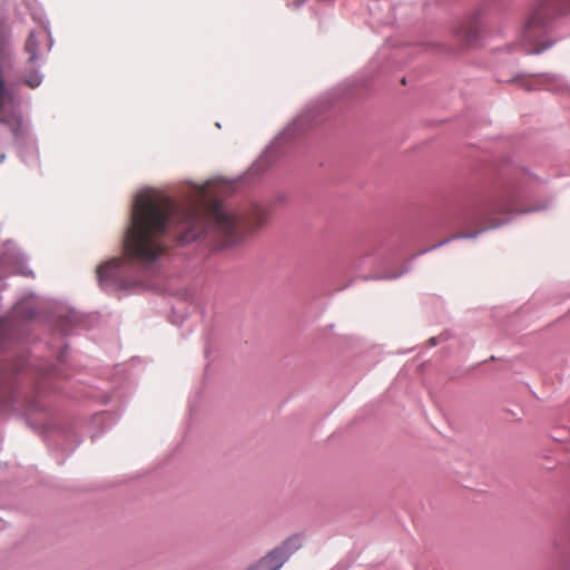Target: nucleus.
<instances>
[{"instance_id": "11", "label": "nucleus", "mask_w": 570, "mask_h": 570, "mask_svg": "<svg viewBox=\"0 0 570 570\" xmlns=\"http://www.w3.org/2000/svg\"><path fill=\"white\" fill-rule=\"evenodd\" d=\"M540 51H542V49H541V48H538V49H534V50H533V52H535V53H539Z\"/></svg>"}, {"instance_id": "2", "label": "nucleus", "mask_w": 570, "mask_h": 570, "mask_svg": "<svg viewBox=\"0 0 570 570\" xmlns=\"http://www.w3.org/2000/svg\"><path fill=\"white\" fill-rule=\"evenodd\" d=\"M561 0H541L531 10L522 29V40L533 43L534 39L544 30L548 21L557 13H563Z\"/></svg>"}, {"instance_id": "4", "label": "nucleus", "mask_w": 570, "mask_h": 570, "mask_svg": "<svg viewBox=\"0 0 570 570\" xmlns=\"http://www.w3.org/2000/svg\"><path fill=\"white\" fill-rule=\"evenodd\" d=\"M302 546L299 537H292L287 539L281 547L272 550L268 554L262 558L250 570H278L287 560L289 554L296 551Z\"/></svg>"}, {"instance_id": "12", "label": "nucleus", "mask_w": 570, "mask_h": 570, "mask_svg": "<svg viewBox=\"0 0 570 570\" xmlns=\"http://www.w3.org/2000/svg\"><path fill=\"white\" fill-rule=\"evenodd\" d=\"M499 225H500V223H495V224H492L491 227H497Z\"/></svg>"}, {"instance_id": "5", "label": "nucleus", "mask_w": 570, "mask_h": 570, "mask_svg": "<svg viewBox=\"0 0 570 570\" xmlns=\"http://www.w3.org/2000/svg\"><path fill=\"white\" fill-rule=\"evenodd\" d=\"M10 274H30L27 271V267L24 266L22 258L16 253L6 254L0 259V276H6Z\"/></svg>"}, {"instance_id": "1", "label": "nucleus", "mask_w": 570, "mask_h": 570, "mask_svg": "<svg viewBox=\"0 0 570 570\" xmlns=\"http://www.w3.org/2000/svg\"><path fill=\"white\" fill-rule=\"evenodd\" d=\"M265 220L266 214L261 208L243 216L216 203L205 213L198 200L176 206L167 196L142 194L135 200L124 250L129 259L153 262L166 250L167 237L187 244L203 233L209 235L217 247L229 248Z\"/></svg>"}, {"instance_id": "10", "label": "nucleus", "mask_w": 570, "mask_h": 570, "mask_svg": "<svg viewBox=\"0 0 570 570\" xmlns=\"http://www.w3.org/2000/svg\"><path fill=\"white\" fill-rule=\"evenodd\" d=\"M24 83L35 89L41 83V77L38 72H31L28 77H26Z\"/></svg>"}, {"instance_id": "9", "label": "nucleus", "mask_w": 570, "mask_h": 570, "mask_svg": "<svg viewBox=\"0 0 570 570\" xmlns=\"http://www.w3.org/2000/svg\"><path fill=\"white\" fill-rule=\"evenodd\" d=\"M479 29L475 24L466 23L456 30L458 38L464 45H471L478 38Z\"/></svg>"}, {"instance_id": "7", "label": "nucleus", "mask_w": 570, "mask_h": 570, "mask_svg": "<svg viewBox=\"0 0 570 570\" xmlns=\"http://www.w3.org/2000/svg\"><path fill=\"white\" fill-rule=\"evenodd\" d=\"M121 265V259L116 258L97 268V275L99 281L114 279L117 277L118 268Z\"/></svg>"}, {"instance_id": "6", "label": "nucleus", "mask_w": 570, "mask_h": 570, "mask_svg": "<svg viewBox=\"0 0 570 570\" xmlns=\"http://www.w3.org/2000/svg\"><path fill=\"white\" fill-rule=\"evenodd\" d=\"M40 45H46L48 48L50 47L48 32L46 30L30 32L26 41V51L30 55L29 61L33 62L37 60V50Z\"/></svg>"}, {"instance_id": "8", "label": "nucleus", "mask_w": 570, "mask_h": 570, "mask_svg": "<svg viewBox=\"0 0 570 570\" xmlns=\"http://www.w3.org/2000/svg\"><path fill=\"white\" fill-rule=\"evenodd\" d=\"M490 212L500 213V214H512V213H523L524 210L518 209L512 204V198L510 195H504L500 197L490 208Z\"/></svg>"}, {"instance_id": "3", "label": "nucleus", "mask_w": 570, "mask_h": 570, "mask_svg": "<svg viewBox=\"0 0 570 570\" xmlns=\"http://www.w3.org/2000/svg\"><path fill=\"white\" fill-rule=\"evenodd\" d=\"M4 40L0 35V121L7 125L12 132H17L21 117L13 94L4 83Z\"/></svg>"}]
</instances>
